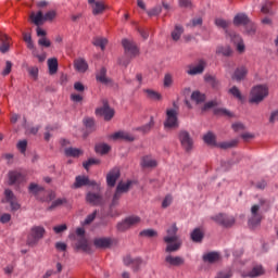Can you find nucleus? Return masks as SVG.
Instances as JSON below:
<instances>
[{
	"mask_svg": "<svg viewBox=\"0 0 278 278\" xmlns=\"http://www.w3.org/2000/svg\"><path fill=\"white\" fill-rule=\"evenodd\" d=\"M177 225H172L170 228L167 229V236L163 238V241L165 242L166 253H176V251H179L181 249V241L179 240V236H177Z\"/></svg>",
	"mask_w": 278,
	"mask_h": 278,
	"instance_id": "obj_1",
	"label": "nucleus"
},
{
	"mask_svg": "<svg viewBox=\"0 0 278 278\" xmlns=\"http://www.w3.org/2000/svg\"><path fill=\"white\" fill-rule=\"evenodd\" d=\"M45 233H46L45 227H41V226L31 227L26 239L27 247H31V248L38 247V243L40 242V240L45 238Z\"/></svg>",
	"mask_w": 278,
	"mask_h": 278,
	"instance_id": "obj_2",
	"label": "nucleus"
},
{
	"mask_svg": "<svg viewBox=\"0 0 278 278\" xmlns=\"http://www.w3.org/2000/svg\"><path fill=\"white\" fill-rule=\"evenodd\" d=\"M266 97H268V87L265 85H258L252 88L249 102L258 105V103H262Z\"/></svg>",
	"mask_w": 278,
	"mask_h": 278,
	"instance_id": "obj_3",
	"label": "nucleus"
},
{
	"mask_svg": "<svg viewBox=\"0 0 278 278\" xmlns=\"http://www.w3.org/2000/svg\"><path fill=\"white\" fill-rule=\"evenodd\" d=\"M179 113L175 109L166 110V118L164 122V129L167 131L170 129H179Z\"/></svg>",
	"mask_w": 278,
	"mask_h": 278,
	"instance_id": "obj_4",
	"label": "nucleus"
},
{
	"mask_svg": "<svg viewBox=\"0 0 278 278\" xmlns=\"http://www.w3.org/2000/svg\"><path fill=\"white\" fill-rule=\"evenodd\" d=\"M263 203H266V201L261 200L260 204H254L251 207V217L248 222L250 229H256V227H260V224L262 223V214H260V208L262 207Z\"/></svg>",
	"mask_w": 278,
	"mask_h": 278,
	"instance_id": "obj_5",
	"label": "nucleus"
},
{
	"mask_svg": "<svg viewBox=\"0 0 278 278\" xmlns=\"http://www.w3.org/2000/svg\"><path fill=\"white\" fill-rule=\"evenodd\" d=\"M178 140L184 151H186V153H190V151L194 149V139H192L188 130H180L178 132Z\"/></svg>",
	"mask_w": 278,
	"mask_h": 278,
	"instance_id": "obj_6",
	"label": "nucleus"
},
{
	"mask_svg": "<svg viewBox=\"0 0 278 278\" xmlns=\"http://www.w3.org/2000/svg\"><path fill=\"white\" fill-rule=\"evenodd\" d=\"M114 114V109L110 108V102L106 99L102 100V106L96 109V116H103L104 121H112Z\"/></svg>",
	"mask_w": 278,
	"mask_h": 278,
	"instance_id": "obj_7",
	"label": "nucleus"
},
{
	"mask_svg": "<svg viewBox=\"0 0 278 278\" xmlns=\"http://www.w3.org/2000/svg\"><path fill=\"white\" fill-rule=\"evenodd\" d=\"M211 220H214V223H216L217 225L226 228L233 227V225H236L235 216H229L223 213L212 216Z\"/></svg>",
	"mask_w": 278,
	"mask_h": 278,
	"instance_id": "obj_8",
	"label": "nucleus"
},
{
	"mask_svg": "<svg viewBox=\"0 0 278 278\" xmlns=\"http://www.w3.org/2000/svg\"><path fill=\"white\" fill-rule=\"evenodd\" d=\"M122 45L124 47L126 54L130 55L131 58H136V55H138L139 50L138 46H136V42L128 39H124L122 40Z\"/></svg>",
	"mask_w": 278,
	"mask_h": 278,
	"instance_id": "obj_9",
	"label": "nucleus"
},
{
	"mask_svg": "<svg viewBox=\"0 0 278 278\" xmlns=\"http://www.w3.org/2000/svg\"><path fill=\"white\" fill-rule=\"evenodd\" d=\"M4 197L7 199V203L10 204L11 212H18V210H21V204L16 201V197H14V192H12V190L7 189L4 191Z\"/></svg>",
	"mask_w": 278,
	"mask_h": 278,
	"instance_id": "obj_10",
	"label": "nucleus"
},
{
	"mask_svg": "<svg viewBox=\"0 0 278 278\" xmlns=\"http://www.w3.org/2000/svg\"><path fill=\"white\" fill-rule=\"evenodd\" d=\"M84 186H96L97 189L99 190V185L94 180H90L86 176H76L75 182H74V188H84Z\"/></svg>",
	"mask_w": 278,
	"mask_h": 278,
	"instance_id": "obj_11",
	"label": "nucleus"
},
{
	"mask_svg": "<svg viewBox=\"0 0 278 278\" xmlns=\"http://www.w3.org/2000/svg\"><path fill=\"white\" fill-rule=\"evenodd\" d=\"M121 177V169L118 167H115L109 172L106 175V184L110 186V188H114L116 186V181H118V178Z\"/></svg>",
	"mask_w": 278,
	"mask_h": 278,
	"instance_id": "obj_12",
	"label": "nucleus"
},
{
	"mask_svg": "<svg viewBox=\"0 0 278 278\" xmlns=\"http://www.w3.org/2000/svg\"><path fill=\"white\" fill-rule=\"evenodd\" d=\"M207 66V62L203 59H200L198 61V65L189 66V70L187 71L188 75H201L203 74V71H205V67Z\"/></svg>",
	"mask_w": 278,
	"mask_h": 278,
	"instance_id": "obj_13",
	"label": "nucleus"
},
{
	"mask_svg": "<svg viewBox=\"0 0 278 278\" xmlns=\"http://www.w3.org/2000/svg\"><path fill=\"white\" fill-rule=\"evenodd\" d=\"M86 201L87 203H90V205H103V203H105L103 195L94 192H88L86 195Z\"/></svg>",
	"mask_w": 278,
	"mask_h": 278,
	"instance_id": "obj_14",
	"label": "nucleus"
},
{
	"mask_svg": "<svg viewBox=\"0 0 278 278\" xmlns=\"http://www.w3.org/2000/svg\"><path fill=\"white\" fill-rule=\"evenodd\" d=\"M28 192H29V194H33L34 197H36V199L38 201H40V199L42 198V194L45 192V187H42L36 182H30L28 186Z\"/></svg>",
	"mask_w": 278,
	"mask_h": 278,
	"instance_id": "obj_15",
	"label": "nucleus"
},
{
	"mask_svg": "<svg viewBox=\"0 0 278 278\" xmlns=\"http://www.w3.org/2000/svg\"><path fill=\"white\" fill-rule=\"evenodd\" d=\"M23 181H25V175H23L21 172H9L10 186H14V184H23Z\"/></svg>",
	"mask_w": 278,
	"mask_h": 278,
	"instance_id": "obj_16",
	"label": "nucleus"
},
{
	"mask_svg": "<svg viewBox=\"0 0 278 278\" xmlns=\"http://www.w3.org/2000/svg\"><path fill=\"white\" fill-rule=\"evenodd\" d=\"M97 81L103 84L104 86H110L112 84V79L108 78V70L102 67L96 75Z\"/></svg>",
	"mask_w": 278,
	"mask_h": 278,
	"instance_id": "obj_17",
	"label": "nucleus"
},
{
	"mask_svg": "<svg viewBox=\"0 0 278 278\" xmlns=\"http://www.w3.org/2000/svg\"><path fill=\"white\" fill-rule=\"evenodd\" d=\"M77 251H83L84 253H92V249L90 244H88V240L85 237H80L76 243Z\"/></svg>",
	"mask_w": 278,
	"mask_h": 278,
	"instance_id": "obj_18",
	"label": "nucleus"
},
{
	"mask_svg": "<svg viewBox=\"0 0 278 278\" xmlns=\"http://www.w3.org/2000/svg\"><path fill=\"white\" fill-rule=\"evenodd\" d=\"M230 40L236 45L237 51L239 53H244L245 46H244V41L242 40V37H240V35H237V34L230 35Z\"/></svg>",
	"mask_w": 278,
	"mask_h": 278,
	"instance_id": "obj_19",
	"label": "nucleus"
},
{
	"mask_svg": "<svg viewBox=\"0 0 278 278\" xmlns=\"http://www.w3.org/2000/svg\"><path fill=\"white\" fill-rule=\"evenodd\" d=\"M113 140H125L126 142H134L136 140V138L129 134V132H125V131H118L112 135Z\"/></svg>",
	"mask_w": 278,
	"mask_h": 278,
	"instance_id": "obj_20",
	"label": "nucleus"
},
{
	"mask_svg": "<svg viewBox=\"0 0 278 278\" xmlns=\"http://www.w3.org/2000/svg\"><path fill=\"white\" fill-rule=\"evenodd\" d=\"M94 247L97 249H110L112 247V239L110 238H98L93 241Z\"/></svg>",
	"mask_w": 278,
	"mask_h": 278,
	"instance_id": "obj_21",
	"label": "nucleus"
},
{
	"mask_svg": "<svg viewBox=\"0 0 278 278\" xmlns=\"http://www.w3.org/2000/svg\"><path fill=\"white\" fill-rule=\"evenodd\" d=\"M88 3L91 5L94 15L101 14L105 10V4L101 1L88 0Z\"/></svg>",
	"mask_w": 278,
	"mask_h": 278,
	"instance_id": "obj_22",
	"label": "nucleus"
},
{
	"mask_svg": "<svg viewBox=\"0 0 278 278\" xmlns=\"http://www.w3.org/2000/svg\"><path fill=\"white\" fill-rule=\"evenodd\" d=\"M140 164L143 168H155L157 166V161L152 159L151 155H146L141 159Z\"/></svg>",
	"mask_w": 278,
	"mask_h": 278,
	"instance_id": "obj_23",
	"label": "nucleus"
},
{
	"mask_svg": "<svg viewBox=\"0 0 278 278\" xmlns=\"http://www.w3.org/2000/svg\"><path fill=\"white\" fill-rule=\"evenodd\" d=\"M220 261V253L218 252H208L203 255V262H207L208 264H216V262Z\"/></svg>",
	"mask_w": 278,
	"mask_h": 278,
	"instance_id": "obj_24",
	"label": "nucleus"
},
{
	"mask_svg": "<svg viewBox=\"0 0 278 278\" xmlns=\"http://www.w3.org/2000/svg\"><path fill=\"white\" fill-rule=\"evenodd\" d=\"M29 18L31 23H34V25H37V27L45 23V14H42V11H38L37 13H30Z\"/></svg>",
	"mask_w": 278,
	"mask_h": 278,
	"instance_id": "obj_25",
	"label": "nucleus"
},
{
	"mask_svg": "<svg viewBox=\"0 0 278 278\" xmlns=\"http://www.w3.org/2000/svg\"><path fill=\"white\" fill-rule=\"evenodd\" d=\"M10 37L5 34H0V51L1 53H8L10 51Z\"/></svg>",
	"mask_w": 278,
	"mask_h": 278,
	"instance_id": "obj_26",
	"label": "nucleus"
},
{
	"mask_svg": "<svg viewBox=\"0 0 278 278\" xmlns=\"http://www.w3.org/2000/svg\"><path fill=\"white\" fill-rule=\"evenodd\" d=\"M251 23V20H249V16L244 13H239L233 18V25H249Z\"/></svg>",
	"mask_w": 278,
	"mask_h": 278,
	"instance_id": "obj_27",
	"label": "nucleus"
},
{
	"mask_svg": "<svg viewBox=\"0 0 278 278\" xmlns=\"http://www.w3.org/2000/svg\"><path fill=\"white\" fill-rule=\"evenodd\" d=\"M190 238L192 242H203V238H205V232H203V229L195 228L190 235Z\"/></svg>",
	"mask_w": 278,
	"mask_h": 278,
	"instance_id": "obj_28",
	"label": "nucleus"
},
{
	"mask_svg": "<svg viewBox=\"0 0 278 278\" xmlns=\"http://www.w3.org/2000/svg\"><path fill=\"white\" fill-rule=\"evenodd\" d=\"M165 262L169 264V266H181L184 264V257L167 255Z\"/></svg>",
	"mask_w": 278,
	"mask_h": 278,
	"instance_id": "obj_29",
	"label": "nucleus"
},
{
	"mask_svg": "<svg viewBox=\"0 0 278 278\" xmlns=\"http://www.w3.org/2000/svg\"><path fill=\"white\" fill-rule=\"evenodd\" d=\"M247 73H248L247 67L244 66L238 67L232 75V79H235V81H242V79L247 77Z\"/></svg>",
	"mask_w": 278,
	"mask_h": 278,
	"instance_id": "obj_30",
	"label": "nucleus"
},
{
	"mask_svg": "<svg viewBox=\"0 0 278 278\" xmlns=\"http://www.w3.org/2000/svg\"><path fill=\"white\" fill-rule=\"evenodd\" d=\"M74 66L78 73H86L88 71V63L84 59L76 60Z\"/></svg>",
	"mask_w": 278,
	"mask_h": 278,
	"instance_id": "obj_31",
	"label": "nucleus"
},
{
	"mask_svg": "<svg viewBox=\"0 0 278 278\" xmlns=\"http://www.w3.org/2000/svg\"><path fill=\"white\" fill-rule=\"evenodd\" d=\"M216 53L224 55L225 58H231L233 55V50L229 46H219L216 49Z\"/></svg>",
	"mask_w": 278,
	"mask_h": 278,
	"instance_id": "obj_32",
	"label": "nucleus"
},
{
	"mask_svg": "<svg viewBox=\"0 0 278 278\" xmlns=\"http://www.w3.org/2000/svg\"><path fill=\"white\" fill-rule=\"evenodd\" d=\"M64 153L67 157H79V155L84 154V151L77 148H67L64 150Z\"/></svg>",
	"mask_w": 278,
	"mask_h": 278,
	"instance_id": "obj_33",
	"label": "nucleus"
},
{
	"mask_svg": "<svg viewBox=\"0 0 278 278\" xmlns=\"http://www.w3.org/2000/svg\"><path fill=\"white\" fill-rule=\"evenodd\" d=\"M143 92L147 93L148 99H151V101H161L162 94L153 89H146Z\"/></svg>",
	"mask_w": 278,
	"mask_h": 278,
	"instance_id": "obj_34",
	"label": "nucleus"
},
{
	"mask_svg": "<svg viewBox=\"0 0 278 278\" xmlns=\"http://www.w3.org/2000/svg\"><path fill=\"white\" fill-rule=\"evenodd\" d=\"M203 140L210 147H218V144H216V136L213 135L212 131H208L206 135H204Z\"/></svg>",
	"mask_w": 278,
	"mask_h": 278,
	"instance_id": "obj_35",
	"label": "nucleus"
},
{
	"mask_svg": "<svg viewBox=\"0 0 278 278\" xmlns=\"http://www.w3.org/2000/svg\"><path fill=\"white\" fill-rule=\"evenodd\" d=\"M53 199H55V191H47L45 189V192L42 193L39 201L42 203H50V201H53Z\"/></svg>",
	"mask_w": 278,
	"mask_h": 278,
	"instance_id": "obj_36",
	"label": "nucleus"
},
{
	"mask_svg": "<svg viewBox=\"0 0 278 278\" xmlns=\"http://www.w3.org/2000/svg\"><path fill=\"white\" fill-rule=\"evenodd\" d=\"M129 188H131V180H128L127 182L121 181L116 187V191L123 194L125 192H129Z\"/></svg>",
	"mask_w": 278,
	"mask_h": 278,
	"instance_id": "obj_37",
	"label": "nucleus"
},
{
	"mask_svg": "<svg viewBox=\"0 0 278 278\" xmlns=\"http://www.w3.org/2000/svg\"><path fill=\"white\" fill-rule=\"evenodd\" d=\"M92 45H94V47H100L102 51H105L108 39L103 37H96L93 38Z\"/></svg>",
	"mask_w": 278,
	"mask_h": 278,
	"instance_id": "obj_38",
	"label": "nucleus"
},
{
	"mask_svg": "<svg viewBox=\"0 0 278 278\" xmlns=\"http://www.w3.org/2000/svg\"><path fill=\"white\" fill-rule=\"evenodd\" d=\"M154 125H155V121L153 119V116H152L150 117V122L143 125L142 127L137 128V131H142V134H149V131L153 129Z\"/></svg>",
	"mask_w": 278,
	"mask_h": 278,
	"instance_id": "obj_39",
	"label": "nucleus"
},
{
	"mask_svg": "<svg viewBox=\"0 0 278 278\" xmlns=\"http://www.w3.org/2000/svg\"><path fill=\"white\" fill-rule=\"evenodd\" d=\"M238 146V139H232L230 141H224L220 143H217V147L219 149H233V147Z\"/></svg>",
	"mask_w": 278,
	"mask_h": 278,
	"instance_id": "obj_40",
	"label": "nucleus"
},
{
	"mask_svg": "<svg viewBox=\"0 0 278 278\" xmlns=\"http://www.w3.org/2000/svg\"><path fill=\"white\" fill-rule=\"evenodd\" d=\"M48 68H49V73L51 75H55V73H58V59H55V58L49 59L48 60Z\"/></svg>",
	"mask_w": 278,
	"mask_h": 278,
	"instance_id": "obj_41",
	"label": "nucleus"
},
{
	"mask_svg": "<svg viewBox=\"0 0 278 278\" xmlns=\"http://www.w3.org/2000/svg\"><path fill=\"white\" fill-rule=\"evenodd\" d=\"M214 114L215 116H228L229 118H231V116H233V113H231V111L227 110V109H223V108H216L214 109Z\"/></svg>",
	"mask_w": 278,
	"mask_h": 278,
	"instance_id": "obj_42",
	"label": "nucleus"
},
{
	"mask_svg": "<svg viewBox=\"0 0 278 278\" xmlns=\"http://www.w3.org/2000/svg\"><path fill=\"white\" fill-rule=\"evenodd\" d=\"M191 100L195 103H204L205 94L201 93L200 91H193L191 94Z\"/></svg>",
	"mask_w": 278,
	"mask_h": 278,
	"instance_id": "obj_43",
	"label": "nucleus"
},
{
	"mask_svg": "<svg viewBox=\"0 0 278 278\" xmlns=\"http://www.w3.org/2000/svg\"><path fill=\"white\" fill-rule=\"evenodd\" d=\"M96 153H100V155H105V153H110V146L106 143H99L96 146Z\"/></svg>",
	"mask_w": 278,
	"mask_h": 278,
	"instance_id": "obj_44",
	"label": "nucleus"
},
{
	"mask_svg": "<svg viewBox=\"0 0 278 278\" xmlns=\"http://www.w3.org/2000/svg\"><path fill=\"white\" fill-rule=\"evenodd\" d=\"M181 34H184V27L176 25L175 29L172 31V38L177 42L179 38H181Z\"/></svg>",
	"mask_w": 278,
	"mask_h": 278,
	"instance_id": "obj_45",
	"label": "nucleus"
},
{
	"mask_svg": "<svg viewBox=\"0 0 278 278\" xmlns=\"http://www.w3.org/2000/svg\"><path fill=\"white\" fill-rule=\"evenodd\" d=\"M264 275V268L262 266H255L249 274L248 277L255 278Z\"/></svg>",
	"mask_w": 278,
	"mask_h": 278,
	"instance_id": "obj_46",
	"label": "nucleus"
},
{
	"mask_svg": "<svg viewBox=\"0 0 278 278\" xmlns=\"http://www.w3.org/2000/svg\"><path fill=\"white\" fill-rule=\"evenodd\" d=\"M83 123H84L86 129H88L89 131H94V118L85 117Z\"/></svg>",
	"mask_w": 278,
	"mask_h": 278,
	"instance_id": "obj_47",
	"label": "nucleus"
},
{
	"mask_svg": "<svg viewBox=\"0 0 278 278\" xmlns=\"http://www.w3.org/2000/svg\"><path fill=\"white\" fill-rule=\"evenodd\" d=\"M126 220L128 223V227H136V225H140V217L139 216H136V215H132V216H129V217H126Z\"/></svg>",
	"mask_w": 278,
	"mask_h": 278,
	"instance_id": "obj_48",
	"label": "nucleus"
},
{
	"mask_svg": "<svg viewBox=\"0 0 278 278\" xmlns=\"http://www.w3.org/2000/svg\"><path fill=\"white\" fill-rule=\"evenodd\" d=\"M261 12L263 14H273V2L266 1L261 8Z\"/></svg>",
	"mask_w": 278,
	"mask_h": 278,
	"instance_id": "obj_49",
	"label": "nucleus"
},
{
	"mask_svg": "<svg viewBox=\"0 0 278 278\" xmlns=\"http://www.w3.org/2000/svg\"><path fill=\"white\" fill-rule=\"evenodd\" d=\"M229 94H232L235 99H238L239 101H242V93L240 92V89L238 87L233 86L229 89Z\"/></svg>",
	"mask_w": 278,
	"mask_h": 278,
	"instance_id": "obj_50",
	"label": "nucleus"
},
{
	"mask_svg": "<svg viewBox=\"0 0 278 278\" xmlns=\"http://www.w3.org/2000/svg\"><path fill=\"white\" fill-rule=\"evenodd\" d=\"M148 16H160L162 14V5H156L147 12Z\"/></svg>",
	"mask_w": 278,
	"mask_h": 278,
	"instance_id": "obj_51",
	"label": "nucleus"
},
{
	"mask_svg": "<svg viewBox=\"0 0 278 278\" xmlns=\"http://www.w3.org/2000/svg\"><path fill=\"white\" fill-rule=\"evenodd\" d=\"M140 236L144 238H155L157 236V231L153 229H146L140 232Z\"/></svg>",
	"mask_w": 278,
	"mask_h": 278,
	"instance_id": "obj_52",
	"label": "nucleus"
},
{
	"mask_svg": "<svg viewBox=\"0 0 278 278\" xmlns=\"http://www.w3.org/2000/svg\"><path fill=\"white\" fill-rule=\"evenodd\" d=\"M64 203H67L65 198L56 199L52 202V204L49 206V210H55V207H60V205H64Z\"/></svg>",
	"mask_w": 278,
	"mask_h": 278,
	"instance_id": "obj_53",
	"label": "nucleus"
},
{
	"mask_svg": "<svg viewBox=\"0 0 278 278\" xmlns=\"http://www.w3.org/2000/svg\"><path fill=\"white\" fill-rule=\"evenodd\" d=\"M229 21H226L224 18H216L215 20V25L217 27H222V29H227L229 27Z\"/></svg>",
	"mask_w": 278,
	"mask_h": 278,
	"instance_id": "obj_54",
	"label": "nucleus"
},
{
	"mask_svg": "<svg viewBox=\"0 0 278 278\" xmlns=\"http://www.w3.org/2000/svg\"><path fill=\"white\" fill-rule=\"evenodd\" d=\"M217 105H218V101L216 100L208 101L202 106V112H207V110H212V108H216Z\"/></svg>",
	"mask_w": 278,
	"mask_h": 278,
	"instance_id": "obj_55",
	"label": "nucleus"
},
{
	"mask_svg": "<svg viewBox=\"0 0 278 278\" xmlns=\"http://www.w3.org/2000/svg\"><path fill=\"white\" fill-rule=\"evenodd\" d=\"M116 227H117V231H127V229H130L126 218L119 222Z\"/></svg>",
	"mask_w": 278,
	"mask_h": 278,
	"instance_id": "obj_56",
	"label": "nucleus"
},
{
	"mask_svg": "<svg viewBox=\"0 0 278 278\" xmlns=\"http://www.w3.org/2000/svg\"><path fill=\"white\" fill-rule=\"evenodd\" d=\"M257 29V26L253 24V22H250L249 24L245 25V31L249 34V36H253Z\"/></svg>",
	"mask_w": 278,
	"mask_h": 278,
	"instance_id": "obj_57",
	"label": "nucleus"
},
{
	"mask_svg": "<svg viewBox=\"0 0 278 278\" xmlns=\"http://www.w3.org/2000/svg\"><path fill=\"white\" fill-rule=\"evenodd\" d=\"M164 88H170L173 86V75L165 74L164 80H163Z\"/></svg>",
	"mask_w": 278,
	"mask_h": 278,
	"instance_id": "obj_58",
	"label": "nucleus"
},
{
	"mask_svg": "<svg viewBox=\"0 0 278 278\" xmlns=\"http://www.w3.org/2000/svg\"><path fill=\"white\" fill-rule=\"evenodd\" d=\"M121 197H123V193L115 191L111 202V207H116V205H118V201H121Z\"/></svg>",
	"mask_w": 278,
	"mask_h": 278,
	"instance_id": "obj_59",
	"label": "nucleus"
},
{
	"mask_svg": "<svg viewBox=\"0 0 278 278\" xmlns=\"http://www.w3.org/2000/svg\"><path fill=\"white\" fill-rule=\"evenodd\" d=\"M12 73V63L10 61L5 62V66L1 73L3 77H8V75Z\"/></svg>",
	"mask_w": 278,
	"mask_h": 278,
	"instance_id": "obj_60",
	"label": "nucleus"
},
{
	"mask_svg": "<svg viewBox=\"0 0 278 278\" xmlns=\"http://www.w3.org/2000/svg\"><path fill=\"white\" fill-rule=\"evenodd\" d=\"M55 16H58V13H55V11H48L43 15L45 23H47V21H53V18H55Z\"/></svg>",
	"mask_w": 278,
	"mask_h": 278,
	"instance_id": "obj_61",
	"label": "nucleus"
},
{
	"mask_svg": "<svg viewBox=\"0 0 278 278\" xmlns=\"http://www.w3.org/2000/svg\"><path fill=\"white\" fill-rule=\"evenodd\" d=\"M38 46L39 47H51V41L49 39H47V37H42L38 40Z\"/></svg>",
	"mask_w": 278,
	"mask_h": 278,
	"instance_id": "obj_62",
	"label": "nucleus"
},
{
	"mask_svg": "<svg viewBox=\"0 0 278 278\" xmlns=\"http://www.w3.org/2000/svg\"><path fill=\"white\" fill-rule=\"evenodd\" d=\"M96 218H97V211H94L93 213L89 214L86 217L84 225H90V223H92Z\"/></svg>",
	"mask_w": 278,
	"mask_h": 278,
	"instance_id": "obj_63",
	"label": "nucleus"
},
{
	"mask_svg": "<svg viewBox=\"0 0 278 278\" xmlns=\"http://www.w3.org/2000/svg\"><path fill=\"white\" fill-rule=\"evenodd\" d=\"M17 149L21 153H25L27 151V140H22L17 143Z\"/></svg>",
	"mask_w": 278,
	"mask_h": 278,
	"instance_id": "obj_64",
	"label": "nucleus"
}]
</instances>
